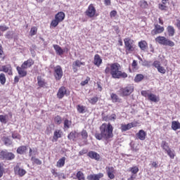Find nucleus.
Here are the masks:
<instances>
[{
	"label": "nucleus",
	"instance_id": "20",
	"mask_svg": "<svg viewBox=\"0 0 180 180\" xmlns=\"http://www.w3.org/2000/svg\"><path fill=\"white\" fill-rule=\"evenodd\" d=\"M37 84L40 88H46L47 86V82L41 76L37 77Z\"/></svg>",
	"mask_w": 180,
	"mask_h": 180
},
{
	"label": "nucleus",
	"instance_id": "26",
	"mask_svg": "<svg viewBox=\"0 0 180 180\" xmlns=\"http://www.w3.org/2000/svg\"><path fill=\"white\" fill-rule=\"evenodd\" d=\"M147 136V133L144 131V130L141 129L139 131V132L136 134V136L139 140L144 141L146 140V136Z\"/></svg>",
	"mask_w": 180,
	"mask_h": 180
},
{
	"label": "nucleus",
	"instance_id": "32",
	"mask_svg": "<svg viewBox=\"0 0 180 180\" xmlns=\"http://www.w3.org/2000/svg\"><path fill=\"white\" fill-rule=\"evenodd\" d=\"M77 109L79 113H85V112H86V107L84 105H78Z\"/></svg>",
	"mask_w": 180,
	"mask_h": 180
},
{
	"label": "nucleus",
	"instance_id": "62",
	"mask_svg": "<svg viewBox=\"0 0 180 180\" xmlns=\"http://www.w3.org/2000/svg\"><path fill=\"white\" fill-rule=\"evenodd\" d=\"M4 175V167H0V178H2Z\"/></svg>",
	"mask_w": 180,
	"mask_h": 180
},
{
	"label": "nucleus",
	"instance_id": "13",
	"mask_svg": "<svg viewBox=\"0 0 180 180\" xmlns=\"http://www.w3.org/2000/svg\"><path fill=\"white\" fill-rule=\"evenodd\" d=\"M81 65H85V62H81L79 60H77L72 63V70L74 72H77L78 71V68L81 67Z\"/></svg>",
	"mask_w": 180,
	"mask_h": 180
},
{
	"label": "nucleus",
	"instance_id": "39",
	"mask_svg": "<svg viewBox=\"0 0 180 180\" xmlns=\"http://www.w3.org/2000/svg\"><path fill=\"white\" fill-rule=\"evenodd\" d=\"M162 148H163V150L165 151V153L169 151V150H171V148H169V146L165 141L162 142Z\"/></svg>",
	"mask_w": 180,
	"mask_h": 180
},
{
	"label": "nucleus",
	"instance_id": "36",
	"mask_svg": "<svg viewBox=\"0 0 180 180\" xmlns=\"http://www.w3.org/2000/svg\"><path fill=\"white\" fill-rule=\"evenodd\" d=\"M110 98H111L112 102H114V103L120 102V98H119V96H117V95H116L115 94H111Z\"/></svg>",
	"mask_w": 180,
	"mask_h": 180
},
{
	"label": "nucleus",
	"instance_id": "18",
	"mask_svg": "<svg viewBox=\"0 0 180 180\" xmlns=\"http://www.w3.org/2000/svg\"><path fill=\"white\" fill-rule=\"evenodd\" d=\"M79 136H81V134L79 132L75 131L70 132L68 134V138L69 140H73L74 141L77 140V139H79Z\"/></svg>",
	"mask_w": 180,
	"mask_h": 180
},
{
	"label": "nucleus",
	"instance_id": "40",
	"mask_svg": "<svg viewBox=\"0 0 180 180\" xmlns=\"http://www.w3.org/2000/svg\"><path fill=\"white\" fill-rule=\"evenodd\" d=\"M5 82H6V77L5 76V74L1 73L0 74V83L1 85H5Z\"/></svg>",
	"mask_w": 180,
	"mask_h": 180
},
{
	"label": "nucleus",
	"instance_id": "11",
	"mask_svg": "<svg viewBox=\"0 0 180 180\" xmlns=\"http://www.w3.org/2000/svg\"><path fill=\"white\" fill-rule=\"evenodd\" d=\"M14 172L15 175H18V176H25V175H26V170L20 168L18 165L14 167Z\"/></svg>",
	"mask_w": 180,
	"mask_h": 180
},
{
	"label": "nucleus",
	"instance_id": "2",
	"mask_svg": "<svg viewBox=\"0 0 180 180\" xmlns=\"http://www.w3.org/2000/svg\"><path fill=\"white\" fill-rule=\"evenodd\" d=\"M101 133L95 134L94 136L96 140H105L109 141L113 137V126L109 122L108 124L103 123L100 127Z\"/></svg>",
	"mask_w": 180,
	"mask_h": 180
},
{
	"label": "nucleus",
	"instance_id": "31",
	"mask_svg": "<svg viewBox=\"0 0 180 180\" xmlns=\"http://www.w3.org/2000/svg\"><path fill=\"white\" fill-rule=\"evenodd\" d=\"M147 41H141L139 42V46L140 47L141 50H146L147 49Z\"/></svg>",
	"mask_w": 180,
	"mask_h": 180
},
{
	"label": "nucleus",
	"instance_id": "24",
	"mask_svg": "<svg viewBox=\"0 0 180 180\" xmlns=\"http://www.w3.org/2000/svg\"><path fill=\"white\" fill-rule=\"evenodd\" d=\"M55 18L58 20V22H60L65 19V13L64 12H58L56 15Z\"/></svg>",
	"mask_w": 180,
	"mask_h": 180
},
{
	"label": "nucleus",
	"instance_id": "49",
	"mask_svg": "<svg viewBox=\"0 0 180 180\" xmlns=\"http://www.w3.org/2000/svg\"><path fill=\"white\" fill-rule=\"evenodd\" d=\"M139 5L141 8H147V6H148V4H147V1H140Z\"/></svg>",
	"mask_w": 180,
	"mask_h": 180
},
{
	"label": "nucleus",
	"instance_id": "3",
	"mask_svg": "<svg viewBox=\"0 0 180 180\" xmlns=\"http://www.w3.org/2000/svg\"><path fill=\"white\" fill-rule=\"evenodd\" d=\"M156 43L161 44L162 46H169V47H174L175 43L165 37L159 36L155 39Z\"/></svg>",
	"mask_w": 180,
	"mask_h": 180
},
{
	"label": "nucleus",
	"instance_id": "6",
	"mask_svg": "<svg viewBox=\"0 0 180 180\" xmlns=\"http://www.w3.org/2000/svg\"><path fill=\"white\" fill-rule=\"evenodd\" d=\"M133 91H134V87L131 85H128L120 89V94L122 96H128V95H130Z\"/></svg>",
	"mask_w": 180,
	"mask_h": 180
},
{
	"label": "nucleus",
	"instance_id": "9",
	"mask_svg": "<svg viewBox=\"0 0 180 180\" xmlns=\"http://www.w3.org/2000/svg\"><path fill=\"white\" fill-rule=\"evenodd\" d=\"M164 27H161V25L158 24L154 25V29L151 31L152 36H155L156 34H161L164 32Z\"/></svg>",
	"mask_w": 180,
	"mask_h": 180
},
{
	"label": "nucleus",
	"instance_id": "50",
	"mask_svg": "<svg viewBox=\"0 0 180 180\" xmlns=\"http://www.w3.org/2000/svg\"><path fill=\"white\" fill-rule=\"evenodd\" d=\"M9 30V27L5 25H0V30L1 32H6V30Z\"/></svg>",
	"mask_w": 180,
	"mask_h": 180
},
{
	"label": "nucleus",
	"instance_id": "56",
	"mask_svg": "<svg viewBox=\"0 0 180 180\" xmlns=\"http://www.w3.org/2000/svg\"><path fill=\"white\" fill-rule=\"evenodd\" d=\"M153 66L155 68L158 69L161 66V63L158 60H155L153 63Z\"/></svg>",
	"mask_w": 180,
	"mask_h": 180
},
{
	"label": "nucleus",
	"instance_id": "54",
	"mask_svg": "<svg viewBox=\"0 0 180 180\" xmlns=\"http://www.w3.org/2000/svg\"><path fill=\"white\" fill-rule=\"evenodd\" d=\"M132 68H133L134 71H136V70H139V67H137V61L136 60H133Z\"/></svg>",
	"mask_w": 180,
	"mask_h": 180
},
{
	"label": "nucleus",
	"instance_id": "37",
	"mask_svg": "<svg viewBox=\"0 0 180 180\" xmlns=\"http://www.w3.org/2000/svg\"><path fill=\"white\" fill-rule=\"evenodd\" d=\"M128 171L129 172H131V174H133L134 175H136V174H137V172H139V169L137 166H135L133 167H130Z\"/></svg>",
	"mask_w": 180,
	"mask_h": 180
},
{
	"label": "nucleus",
	"instance_id": "38",
	"mask_svg": "<svg viewBox=\"0 0 180 180\" xmlns=\"http://www.w3.org/2000/svg\"><path fill=\"white\" fill-rule=\"evenodd\" d=\"M144 79V76L141 74L137 75L134 78L135 82H141V81H143Z\"/></svg>",
	"mask_w": 180,
	"mask_h": 180
},
{
	"label": "nucleus",
	"instance_id": "1",
	"mask_svg": "<svg viewBox=\"0 0 180 180\" xmlns=\"http://www.w3.org/2000/svg\"><path fill=\"white\" fill-rule=\"evenodd\" d=\"M120 64L117 63L108 64L105 68V74H110L112 78L115 79H120V78H127V73L122 72Z\"/></svg>",
	"mask_w": 180,
	"mask_h": 180
},
{
	"label": "nucleus",
	"instance_id": "64",
	"mask_svg": "<svg viewBox=\"0 0 180 180\" xmlns=\"http://www.w3.org/2000/svg\"><path fill=\"white\" fill-rule=\"evenodd\" d=\"M136 179V176H134V174H131L130 178L128 179V180H134Z\"/></svg>",
	"mask_w": 180,
	"mask_h": 180
},
{
	"label": "nucleus",
	"instance_id": "7",
	"mask_svg": "<svg viewBox=\"0 0 180 180\" xmlns=\"http://www.w3.org/2000/svg\"><path fill=\"white\" fill-rule=\"evenodd\" d=\"M54 77L56 81H60L63 78V69L61 66L57 65L54 68Z\"/></svg>",
	"mask_w": 180,
	"mask_h": 180
},
{
	"label": "nucleus",
	"instance_id": "58",
	"mask_svg": "<svg viewBox=\"0 0 180 180\" xmlns=\"http://www.w3.org/2000/svg\"><path fill=\"white\" fill-rule=\"evenodd\" d=\"M141 94L142 96H144L145 98H148V95H150V93L147 91H142Z\"/></svg>",
	"mask_w": 180,
	"mask_h": 180
},
{
	"label": "nucleus",
	"instance_id": "12",
	"mask_svg": "<svg viewBox=\"0 0 180 180\" xmlns=\"http://www.w3.org/2000/svg\"><path fill=\"white\" fill-rule=\"evenodd\" d=\"M107 175L110 179H115V167H108L105 168Z\"/></svg>",
	"mask_w": 180,
	"mask_h": 180
},
{
	"label": "nucleus",
	"instance_id": "4",
	"mask_svg": "<svg viewBox=\"0 0 180 180\" xmlns=\"http://www.w3.org/2000/svg\"><path fill=\"white\" fill-rule=\"evenodd\" d=\"M124 43L127 54H129V53H131V51H134L136 49V45H134V41H133L130 38H125L124 39Z\"/></svg>",
	"mask_w": 180,
	"mask_h": 180
},
{
	"label": "nucleus",
	"instance_id": "47",
	"mask_svg": "<svg viewBox=\"0 0 180 180\" xmlns=\"http://www.w3.org/2000/svg\"><path fill=\"white\" fill-rule=\"evenodd\" d=\"M31 161H32V162H34V164H37V165H41V160L37 158H32Z\"/></svg>",
	"mask_w": 180,
	"mask_h": 180
},
{
	"label": "nucleus",
	"instance_id": "33",
	"mask_svg": "<svg viewBox=\"0 0 180 180\" xmlns=\"http://www.w3.org/2000/svg\"><path fill=\"white\" fill-rule=\"evenodd\" d=\"M167 32L169 33V36L170 37H172L175 34V29H174V27L172 26H168L167 27Z\"/></svg>",
	"mask_w": 180,
	"mask_h": 180
},
{
	"label": "nucleus",
	"instance_id": "57",
	"mask_svg": "<svg viewBox=\"0 0 180 180\" xmlns=\"http://www.w3.org/2000/svg\"><path fill=\"white\" fill-rule=\"evenodd\" d=\"M116 15H117V11H112L110 13V16L111 18H115Z\"/></svg>",
	"mask_w": 180,
	"mask_h": 180
},
{
	"label": "nucleus",
	"instance_id": "42",
	"mask_svg": "<svg viewBox=\"0 0 180 180\" xmlns=\"http://www.w3.org/2000/svg\"><path fill=\"white\" fill-rule=\"evenodd\" d=\"M60 137H61V134H60V131H58V130L55 131L54 134H53L54 140H58V139H60Z\"/></svg>",
	"mask_w": 180,
	"mask_h": 180
},
{
	"label": "nucleus",
	"instance_id": "48",
	"mask_svg": "<svg viewBox=\"0 0 180 180\" xmlns=\"http://www.w3.org/2000/svg\"><path fill=\"white\" fill-rule=\"evenodd\" d=\"M89 102L91 103V105H95L96 102H98V97H93L89 99Z\"/></svg>",
	"mask_w": 180,
	"mask_h": 180
},
{
	"label": "nucleus",
	"instance_id": "44",
	"mask_svg": "<svg viewBox=\"0 0 180 180\" xmlns=\"http://www.w3.org/2000/svg\"><path fill=\"white\" fill-rule=\"evenodd\" d=\"M58 23H60L58 20L55 18L51 21V26H52V27H57V26H58Z\"/></svg>",
	"mask_w": 180,
	"mask_h": 180
},
{
	"label": "nucleus",
	"instance_id": "16",
	"mask_svg": "<svg viewBox=\"0 0 180 180\" xmlns=\"http://www.w3.org/2000/svg\"><path fill=\"white\" fill-rule=\"evenodd\" d=\"M16 70L18 71V75H20V77L21 78H23V77H26V75H27V71L25 70L26 68H22V66L21 67L18 66L16 68Z\"/></svg>",
	"mask_w": 180,
	"mask_h": 180
},
{
	"label": "nucleus",
	"instance_id": "8",
	"mask_svg": "<svg viewBox=\"0 0 180 180\" xmlns=\"http://www.w3.org/2000/svg\"><path fill=\"white\" fill-rule=\"evenodd\" d=\"M85 13L89 18H94L96 14V9L95 8V6H94V4H90L89 6Z\"/></svg>",
	"mask_w": 180,
	"mask_h": 180
},
{
	"label": "nucleus",
	"instance_id": "23",
	"mask_svg": "<svg viewBox=\"0 0 180 180\" xmlns=\"http://www.w3.org/2000/svg\"><path fill=\"white\" fill-rule=\"evenodd\" d=\"M134 127V123L131 122L127 124H121V130L122 131H127V130H130V129Z\"/></svg>",
	"mask_w": 180,
	"mask_h": 180
},
{
	"label": "nucleus",
	"instance_id": "43",
	"mask_svg": "<svg viewBox=\"0 0 180 180\" xmlns=\"http://www.w3.org/2000/svg\"><path fill=\"white\" fill-rule=\"evenodd\" d=\"M167 4H159V9L160 11H167L168 10V6L166 5Z\"/></svg>",
	"mask_w": 180,
	"mask_h": 180
},
{
	"label": "nucleus",
	"instance_id": "14",
	"mask_svg": "<svg viewBox=\"0 0 180 180\" xmlns=\"http://www.w3.org/2000/svg\"><path fill=\"white\" fill-rule=\"evenodd\" d=\"M53 49L56 53V54H58V56H63L64 54L65 51H68V49H65L64 50L60 48V46L54 44L53 45Z\"/></svg>",
	"mask_w": 180,
	"mask_h": 180
},
{
	"label": "nucleus",
	"instance_id": "45",
	"mask_svg": "<svg viewBox=\"0 0 180 180\" xmlns=\"http://www.w3.org/2000/svg\"><path fill=\"white\" fill-rule=\"evenodd\" d=\"M30 35H31V36H34L35 34H37V27H32L31 28V30H30Z\"/></svg>",
	"mask_w": 180,
	"mask_h": 180
},
{
	"label": "nucleus",
	"instance_id": "63",
	"mask_svg": "<svg viewBox=\"0 0 180 180\" xmlns=\"http://www.w3.org/2000/svg\"><path fill=\"white\" fill-rule=\"evenodd\" d=\"M176 25V27L179 29V30H180V20H177Z\"/></svg>",
	"mask_w": 180,
	"mask_h": 180
},
{
	"label": "nucleus",
	"instance_id": "17",
	"mask_svg": "<svg viewBox=\"0 0 180 180\" xmlns=\"http://www.w3.org/2000/svg\"><path fill=\"white\" fill-rule=\"evenodd\" d=\"M88 156L91 158V160H96V161H99V160H101V155L95 151L89 152Z\"/></svg>",
	"mask_w": 180,
	"mask_h": 180
},
{
	"label": "nucleus",
	"instance_id": "35",
	"mask_svg": "<svg viewBox=\"0 0 180 180\" xmlns=\"http://www.w3.org/2000/svg\"><path fill=\"white\" fill-rule=\"evenodd\" d=\"M76 176L78 180H85V176L84 175V173L81 171L77 172Z\"/></svg>",
	"mask_w": 180,
	"mask_h": 180
},
{
	"label": "nucleus",
	"instance_id": "28",
	"mask_svg": "<svg viewBox=\"0 0 180 180\" xmlns=\"http://www.w3.org/2000/svg\"><path fill=\"white\" fill-rule=\"evenodd\" d=\"M9 120V116L8 115H0V122L1 123H3L4 124H6L8 123V121Z\"/></svg>",
	"mask_w": 180,
	"mask_h": 180
},
{
	"label": "nucleus",
	"instance_id": "22",
	"mask_svg": "<svg viewBox=\"0 0 180 180\" xmlns=\"http://www.w3.org/2000/svg\"><path fill=\"white\" fill-rule=\"evenodd\" d=\"M1 71H3V72H8V75H12V66H11V65H3L1 66Z\"/></svg>",
	"mask_w": 180,
	"mask_h": 180
},
{
	"label": "nucleus",
	"instance_id": "29",
	"mask_svg": "<svg viewBox=\"0 0 180 180\" xmlns=\"http://www.w3.org/2000/svg\"><path fill=\"white\" fill-rule=\"evenodd\" d=\"M172 130L176 131L180 129V123L178 121H173L172 122Z\"/></svg>",
	"mask_w": 180,
	"mask_h": 180
},
{
	"label": "nucleus",
	"instance_id": "53",
	"mask_svg": "<svg viewBox=\"0 0 180 180\" xmlns=\"http://www.w3.org/2000/svg\"><path fill=\"white\" fill-rule=\"evenodd\" d=\"M61 117L58 115L55 117V123H56L57 124H61Z\"/></svg>",
	"mask_w": 180,
	"mask_h": 180
},
{
	"label": "nucleus",
	"instance_id": "59",
	"mask_svg": "<svg viewBox=\"0 0 180 180\" xmlns=\"http://www.w3.org/2000/svg\"><path fill=\"white\" fill-rule=\"evenodd\" d=\"M89 82V77H87L86 79L81 82L82 86H84V85H86Z\"/></svg>",
	"mask_w": 180,
	"mask_h": 180
},
{
	"label": "nucleus",
	"instance_id": "52",
	"mask_svg": "<svg viewBox=\"0 0 180 180\" xmlns=\"http://www.w3.org/2000/svg\"><path fill=\"white\" fill-rule=\"evenodd\" d=\"M158 72H160V74H165L167 72V70L165 68L162 66H160L158 69H157Z\"/></svg>",
	"mask_w": 180,
	"mask_h": 180
},
{
	"label": "nucleus",
	"instance_id": "25",
	"mask_svg": "<svg viewBox=\"0 0 180 180\" xmlns=\"http://www.w3.org/2000/svg\"><path fill=\"white\" fill-rule=\"evenodd\" d=\"M94 65H96V67H101V64H102V58H101L99 55L96 54L94 56Z\"/></svg>",
	"mask_w": 180,
	"mask_h": 180
},
{
	"label": "nucleus",
	"instance_id": "55",
	"mask_svg": "<svg viewBox=\"0 0 180 180\" xmlns=\"http://www.w3.org/2000/svg\"><path fill=\"white\" fill-rule=\"evenodd\" d=\"M4 144L6 146H11L12 144V141H11V139H9L8 138H5Z\"/></svg>",
	"mask_w": 180,
	"mask_h": 180
},
{
	"label": "nucleus",
	"instance_id": "46",
	"mask_svg": "<svg viewBox=\"0 0 180 180\" xmlns=\"http://www.w3.org/2000/svg\"><path fill=\"white\" fill-rule=\"evenodd\" d=\"M117 118V116L115 115V114H112L111 115H110L108 117V119H104V120L105 122H108V120H111V121H113L115 122V120Z\"/></svg>",
	"mask_w": 180,
	"mask_h": 180
},
{
	"label": "nucleus",
	"instance_id": "51",
	"mask_svg": "<svg viewBox=\"0 0 180 180\" xmlns=\"http://www.w3.org/2000/svg\"><path fill=\"white\" fill-rule=\"evenodd\" d=\"M70 126H71V121L68 120H65L64 122V127H67V129H70Z\"/></svg>",
	"mask_w": 180,
	"mask_h": 180
},
{
	"label": "nucleus",
	"instance_id": "5",
	"mask_svg": "<svg viewBox=\"0 0 180 180\" xmlns=\"http://www.w3.org/2000/svg\"><path fill=\"white\" fill-rule=\"evenodd\" d=\"M0 158L1 160H5L6 161H12V160H15V154L12 152H8L6 150H1L0 152Z\"/></svg>",
	"mask_w": 180,
	"mask_h": 180
},
{
	"label": "nucleus",
	"instance_id": "30",
	"mask_svg": "<svg viewBox=\"0 0 180 180\" xmlns=\"http://www.w3.org/2000/svg\"><path fill=\"white\" fill-rule=\"evenodd\" d=\"M26 150H27V147L22 146L18 148L17 153L18 154H25V153H26Z\"/></svg>",
	"mask_w": 180,
	"mask_h": 180
},
{
	"label": "nucleus",
	"instance_id": "10",
	"mask_svg": "<svg viewBox=\"0 0 180 180\" xmlns=\"http://www.w3.org/2000/svg\"><path fill=\"white\" fill-rule=\"evenodd\" d=\"M65 95H67V89L64 86L59 88L57 93V98L58 99H63Z\"/></svg>",
	"mask_w": 180,
	"mask_h": 180
},
{
	"label": "nucleus",
	"instance_id": "41",
	"mask_svg": "<svg viewBox=\"0 0 180 180\" xmlns=\"http://www.w3.org/2000/svg\"><path fill=\"white\" fill-rule=\"evenodd\" d=\"M81 136H82V139H83V140H86V139H88V132L86 131V130L83 129L81 131Z\"/></svg>",
	"mask_w": 180,
	"mask_h": 180
},
{
	"label": "nucleus",
	"instance_id": "19",
	"mask_svg": "<svg viewBox=\"0 0 180 180\" xmlns=\"http://www.w3.org/2000/svg\"><path fill=\"white\" fill-rule=\"evenodd\" d=\"M33 64H34V61L32 59L30 58L27 60H25L21 65V66L22 67V68H25V70H27V68H30V67H32V65H33Z\"/></svg>",
	"mask_w": 180,
	"mask_h": 180
},
{
	"label": "nucleus",
	"instance_id": "34",
	"mask_svg": "<svg viewBox=\"0 0 180 180\" xmlns=\"http://www.w3.org/2000/svg\"><path fill=\"white\" fill-rule=\"evenodd\" d=\"M166 153L172 160L175 158V150L169 149Z\"/></svg>",
	"mask_w": 180,
	"mask_h": 180
},
{
	"label": "nucleus",
	"instance_id": "27",
	"mask_svg": "<svg viewBox=\"0 0 180 180\" xmlns=\"http://www.w3.org/2000/svg\"><path fill=\"white\" fill-rule=\"evenodd\" d=\"M65 164V157H63L62 158L59 159L58 161L56 163V167H58V168H61L63 167H64Z\"/></svg>",
	"mask_w": 180,
	"mask_h": 180
},
{
	"label": "nucleus",
	"instance_id": "21",
	"mask_svg": "<svg viewBox=\"0 0 180 180\" xmlns=\"http://www.w3.org/2000/svg\"><path fill=\"white\" fill-rule=\"evenodd\" d=\"M148 99L150 102H155V103H157V102H160V97L152 93H150Z\"/></svg>",
	"mask_w": 180,
	"mask_h": 180
},
{
	"label": "nucleus",
	"instance_id": "60",
	"mask_svg": "<svg viewBox=\"0 0 180 180\" xmlns=\"http://www.w3.org/2000/svg\"><path fill=\"white\" fill-rule=\"evenodd\" d=\"M13 139H17L18 140H20V135L18 134H12Z\"/></svg>",
	"mask_w": 180,
	"mask_h": 180
},
{
	"label": "nucleus",
	"instance_id": "15",
	"mask_svg": "<svg viewBox=\"0 0 180 180\" xmlns=\"http://www.w3.org/2000/svg\"><path fill=\"white\" fill-rule=\"evenodd\" d=\"M101 178H103V173H98L97 174H89L87 176L86 179L88 180H99Z\"/></svg>",
	"mask_w": 180,
	"mask_h": 180
},
{
	"label": "nucleus",
	"instance_id": "61",
	"mask_svg": "<svg viewBox=\"0 0 180 180\" xmlns=\"http://www.w3.org/2000/svg\"><path fill=\"white\" fill-rule=\"evenodd\" d=\"M141 65H143V67H147V65H148V61L144 60L141 62Z\"/></svg>",
	"mask_w": 180,
	"mask_h": 180
}]
</instances>
